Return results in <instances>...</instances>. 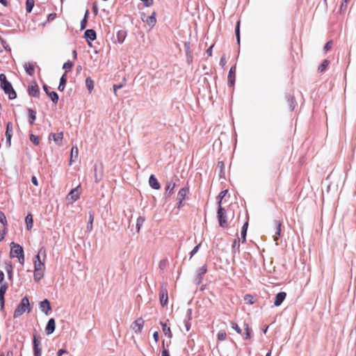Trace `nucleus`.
<instances>
[{
    "instance_id": "nucleus-1",
    "label": "nucleus",
    "mask_w": 356,
    "mask_h": 356,
    "mask_svg": "<svg viewBox=\"0 0 356 356\" xmlns=\"http://www.w3.org/2000/svg\"><path fill=\"white\" fill-rule=\"evenodd\" d=\"M40 253L41 250L39 251L36 256V260L34 261V278L37 281L43 277L45 270L44 262L41 260Z\"/></svg>"
},
{
    "instance_id": "nucleus-2",
    "label": "nucleus",
    "mask_w": 356,
    "mask_h": 356,
    "mask_svg": "<svg viewBox=\"0 0 356 356\" xmlns=\"http://www.w3.org/2000/svg\"><path fill=\"white\" fill-rule=\"evenodd\" d=\"M31 308L29 300L28 299L27 297H24L22 299L19 304L16 307L13 314V317L15 318H17L26 312L29 313L31 312Z\"/></svg>"
},
{
    "instance_id": "nucleus-3",
    "label": "nucleus",
    "mask_w": 356,
    "mask_h": 356,
    "mask_svg": "<svg viewBox=\"0 0 356 356\" xmlns=\"http://www.w3.org/2000/svg\"><path fill=\"white\" fill-rule=\"evenodd\" d=\"M10 255L11 257H17L21 264H24V250L19 244L11 243Z\"/></svg>"
},
{
    "instance_id": "nucleus-4",
    "label": "nucleus",
    "mask_w": 356,
    "mask_h": 356,
    "mask_svg": "<svg viewBox=\"0 0 356 356\" xmlns=\"http://www.w3.org/2000/svg\"><path fill=\"white\" fill-rule=\"evenodd\" d=\"M1 86L3 88V90H4V92L8 95V97L10 99H13L16 97V96H17L16 92L14 90V89L13 88L12 85L10 84V82L8 83L3 84Z\"/></svg>"
},
{
    "instance_id": "nucleus-5",
    "label": "nucleus",
    "mask_w": 356,
    "mask_h": 356,
    "mask_svg": "<svg viewBox=\"0 0 356 356\" xmlns=\"http://www.w3.org/2000/svg\"><path fill=\"white\" fill-rule=\"evenodd\" d=\"M143 325L144 321L142 318H138L131 325V329L134 332L139 333L142 331Z\"/></svg>"
},
{
    "instance_id": "nucleus-6",
    "label": "nucleus",
    "mask_w": 356,
    "mask_h": 356,
    "mask_svg": "<svg viewBox=\"0 0 356 356\" xmlns=\"http://www.w3.org/2000/svg\"><path fill=\"white\" fill-rule=\"evenodd\" d=\"M29 94L33 97H38L40 92L38 85L35 82H31L28 87Z\"/></svg>"
},
{
    "instance_id": "nucleus-7",
    "label": "nucleus",
    "mask_w": 356,
    "mask_h": 356,
    "mask_svg": "<svg viewBox=\"0 0 356 356\" xmlns=\"http://www.w3.org/2000/svg\"><path fill=\"white\" fill-rule=\"evenodd\" d=\"M50 139H53L54 142L58 145H61L63 139V132H58L56 134H52L49 136Z\"/></svg>"
},
{
    "instance_id": "nucleus-8",
    "label": "nucleus",
    "mask_w": 356,
    "mask_h": 356,
    "mask_svg": "<svg viewBox=\"0 0 356 356\" xmlns=\"http://www.w3.org/2000/svg\"><path fill=\"white\" fill-rule=\"evenodd\" d=\"M7 289H8V285L6 283L1 284L0 286V307H1V309H3L4 307V303H5L4 295L7 291Z\"/></svg>"
},
{
    "instance_id": "nucleus-9",
    "label": "nucleus",
    "mask_w": 356,
    "mask_h": 356,
    "mask_svg": "<svg viewBox=\"0 0 356 356\" xmlns=\"http://www.w3.org/2000/svg\"><path fill=\"white\" fill-rule=\"evenodd\" d=\"M40 308L42 312L47 315L51 309L49 301L47 299L42 301L40 303Z\"/></svg>"
},
{
    "instance_id": "nucleus-10",
    "label": "nucleus",
    "mask_w": 356,
    "mask_h": 356,
    "mask_svg": "<svg viewBox=\"0 0 356 356\" xmlns=\"http://www.w3.org/2000/svg\"><path fill=\"white\" fill-rule=\"evenodd\" d=\"M218 216L219 219L220 225L221 227H226L227 222L225 220V212L222 207H220L218 211Z\"/></svg>"
},
{
    "instance_id": "nucleus-11",
    "label": "nucleus",
    "mask_w": 356,
    "mask_h": 356,
    "mask_svg": "<svg viewBox=\"0 0 356 356\" xmlns=\"http://www.w3.org/2000/svg\"><path fill=\"white\" fill-rule=\"evenodd\" d=\"M56 327V323L54 318H50L47 323L46 326V331L48 334H50L54 332Z\"/></svg>"
},
{
    "instance_id": "nucleus-12",
    "label": "nucleus",
    "mask_w": 356,
    "mask_h": 356,
    "mask_svg": "<svg viewBox=\"0 0 356 356\" xmlns=\"http://www.w3.org/2000/svg\"><path fill=\"white\" fill-rule=\"evenodd\" d=\"M286 298V293L280 292L277 294L274 304L275 306H280Z\"/></svg>"
},
{
    "instance_id": "nucleus-13",
    "label": "nucleus",
    "mask_w": 356,
    "mask_h": 356,
    "mask_svg": "<svg viewBox=\"0 0 356 356\" xmlns=\"http://www.w3.org/2000/svg\"><path fill=\"white\" fill-rule=\"evenodd\" d=\"M96 33L92 29L86 30L85 32V38L88 41H93L96 39Z\"/></svg>"
},
{
    "instance_id": "nucleus-14",
    "label": "nucleus",
    "mask_w": 356,
    "mask_h": 356,
    "mask_svg": "<svg viewBox=\"0 0 356 356\" xmlns=\"http://www.w3.org/2000/svg\"><path fill=\"white\" fill-rule=\"evenodd\" d=\"M149 184L150 186L155 190H159L160 188V184L154 175H151L149 177Z\"/></svg>"
},
{
    "instance_id": "nucleus-15",
    "label": "nucleus",
    "mask_w": 356,
    "mask_h": 356,
    "mask_svg": "<svg viewBox=\"0 0 356 356\" xmlns=\"http://www.w3.org/2000/svg\"><path fill=\"white\" fill-rule=\"evenodd\" d=\"M79 195H80V193H79V187H77L76 188L72 189L70 191V193H69V197L72 200L76 201L79 199Z\"/></svg>"
},
{
    "instance_id": "nucleus-16",
    "label": "nucleus",
    "mask_w": 356,
    "mask_h": 356,
    "mask_svg": "<svg viewBox=\"0 0 356 356\" xmlns=\"http://www.w3.org/2000/svg\"><path fill=\"white\" fill-rule=\"evenodd\" d=\"M145 22L147 23V24L149 26H153L156 24V19L155 17V13H153L149 17H148L146 19H143Z\"/></svg>"
},
{
    "instance_id": "nucleus-17",
    "label": "nucleus",
    "mask_w": 356,
    "mask_h": 356,
    "mask_svg": "<svg viewBox=\"0 0 356 356\" xmlns=\"http://www.w3.org/2000/svg\"><path fill=\"white\" fill-rule=\"evenodd\" d=\"M168 297L167 291H163L161 292V293L160 294V302H161V306H163V307L165 306L168 303Z\"/></svg>"
},
{
    "instance_id": "nucleus-18",
    "label": "nucleus",
    "mask_w": 356,
    "mask_h": 356,
    "mask_svg": "<svg viewBox=\"0 0 356 356\" xmlns=\"http://www.w3.org/2000/svg\"><path fill=\"white\" fill-rule=\"evenodd\" d=\"M25 222L27 229L30 230L33 225V219L31 214H28L25 218Z\"/></svg>"
},
{
    "instance_id": "nucleus-19",
    "label": "nucleus",
    "mask_w": 356,
    "mask_h": 356,
    "mask_svg": "<svg viewBox=\"0 0 356 356\" xmlns=\"http://www.w3.org/2000/svg\"><path fill=\"white\" fill-rule=\"evenodd\" d=\"M66 82H67V77H66V74H64L61 76V78H60V83H59L58 87V90H59L60 91H63V90H64V89H65V88Z\"/></svg>"
},
{
    "instance_id": "nucleus-20",
    "label": "nucleus",
    "mask_w": 356,
    "mask_h": 356,
    "mask_svg": "<svg viewBox=\"0 0 356 356\" xmlns=\"http://www.w3.org/2000/svg\"><path fill=\"white\" fill-rule=\"evenodd\" d=\"M161 326H162V328H163V332L164 333V334L168 337V338H171L172 337V332H171V330L170 328V327L167 326L166 324L165 323H161Z\"/></svg>"
},
{
    "instance_id": "nucleus-21",
    "label": "nucleus",
    "mask_w": 356,
    "mask_h": 356,
    "mask_svg": "<svg viewBox=\"0 0 356 356\" xmlns=\"http://www.w3.org/2000/svg\"><path fill=\"white\" fill-rule=\"evenodd\" d=\"M24 70H25L26 72L29 75H33L35 72L33 65L30 63H27V64L24 65Z\"/></svg>"
},
{
    "instance_id": "nucleus-22",
    "label": "nucleus",
    "mask_w": 356,
    "mask_h": 356,
    "mask_svg": "<svg viewBox=\"0 0 356 356\" xmlns=\"http://www.w3.org/2000/svg\"><path fill=\"white\" fill-rule=\"evenodd\" d=\"M47 95L49 97L54 103H57L58 100V95L56 92L47 91Z\"/></svg>"
},
{
    "instance_id": "nucleus-23",
    "label": "nucleus",
    "mask_w": 356,
    "mask_h": 356,
    "mask_svg": "<svg viewBox=\"0 0 356 356\" xmlns=\"http://www.w3.org/2000/svg\"><path fill=\"white\" fill-rule=\"evenodd\" d=\"M86 86L89 90L90 92H92V90L94 88V82L90 78H87L86 80Z\"/></svg>"
},
{
    "instance_id": "nucleus-24",
    "label": "nucleus",
    "mask_w": 356,
    "mask_h": 356,
    "mask_svg": "<svg viewBox=\"0 0 356 356\" xmlns=\"http://www.w3.org/2000/svg\"><path fill=\"white\" fill-rule=\"evenodd\" d=\"M227 337V334L225 330H220L217 334V339L219 341H225Z\"/></svg>"
},
{
    "instance_id": "nucleus-25",
    "label": "nucleus",
    "mask_w": 356,
    "mask_h": 356,
    "mask_svg": "<svg viewBox=\"0 0 356 356\" xmlns=\"http://www.w3.org/2000/svg\"><path fill=\"white\" fill-rule=\"evenodd\" d=\"M34 3H35L34 0H26V6L27 12H29V13L31 12V10L34 6Z\"/></svg>"
},
{
    "instance_id": "nucleus-26",
    "label": "nucleus",
    "mask_w": 356,
    "mask_h": 356,
    "mask_svg": "<svg viewBox=\"0 0 356 356\" xmlns=\"http://www.w3.org/2000/svg\"><path fill=\"white\" fill-rule=\"evenodd\" d=\"M11 130H12V124L10 122H8L7 124L6 136L9 141L10 140V138H11V134H10Z\"/></svg>"
},
{
    "instance_id": "nucleus-27",
    "label": "nucleus",
    "mask_w": 356,
    "mask_h": 356,
    "mask_svg": "<svg viewBox=\"0 0 356 356\" xmlns=\"http://www.w3.org/2000/svg\"><path fill=\"white\" fill-rule=\"evenodd\" d=\"M73 64L70 61H67L63 64V68L65 70V72H69L72 68Z\"/></svg>"
},
{
    "instance_id": "nucleus-28",
    "label": "nucleus",
    "mask_w": 356,
    "mask_h": 356,
    "mask_svg": "<svg viewBox=\"0 0 356 356\" xmlns=\"http://www.w3.org/2000/svg\"><path fill=\"white\" fill-rule=\"evenodd\" d=\"M34 350L35 356H40L41 349L38 347V343L35 339L34 340Z\"/></svg>"
},
{
    "instance_id": "nucleus-29",
    "label": "nucleus",
    "mask_w": 356,
    "mask_h": 356,
    "mask_svg": "<svg viewBox=\"0 0 356 356\" xmlns=\"http://www.w3.org/2000/svg\"><path fill=\"white\" fill-rule=\"evenodd\" d=\"M30 140H31V141L33 144H35V145H38V144H39V143H40V138H39V137H38V136H35V135H33V134H31V135L30 136Z\"/></svg>"
},
{
    "instance_id": "nucleus-30",
    "label": "nucleus",
    "mask_w": 356,
    "mask_h": 356,
    "mask_svg": "<svg viewBox=\"0 0 356 356\" xmlns=\"http://www.w3.org/2000/svg\"><path fill=\"white\" fill-rule=\"evenodd\" d=\"M245 339H250L251 338V330L250 329L248 325H245Z\"/></svg>"
},
{
    "instance_id": "nucleus-31",
    "label": "nucleus",
    "mask_w": 356,
    "mask_h": 356,
    "mask_svg": "<svg viewBox=\"0 0 356 356\" xmlns=\"http://www.w3.org/2000/svg\"><path fill=\"white\" fill-rule=\"evenodd\" d=\"M29 118L31 119V121H30L31 124H33L35 120V112L33 111H32V110H29Z\"/></svg>"
},
{
    "instance_id": "nucleus-32",
    "label": "nucleus",
    "mask_w": 356,
    "mask_h": 356,
    "mask_svg": "<svg viewBox=\"0 0 356 356\" xmlns=\"http://www.w3.org/2000/svg\"><path fill=\"white\" fill-rule=\"evenodd\" d=\"M88 11L87 10L85 14L84 19L81 22V29H84L86 27L87 24V15H88Z\"/></svg>"
},
{
    "instance_id": "nucleus-33",
    "label": "nucleus",
    "mask_w": 356,
    "mask_h": 356,
    "mask_svg": "<svg viewBox=\"0 0 356 356\" xmlns=\"http://www.w3.org/2000/svg\"><path fill=\"white\" fill-rule=\"evenodd\" d=\"M0 222L6 225L7 224L6 217L3 212L0 211Z\"/></svg>"
},
{
    "instance_id": "nucleus-34",
    "label": "nucleus",
    "mask_w": 356,
    "mask_h": 356,
    "mask_svg": "<svg viewBox=\"0 0 356 356\" xmlns=\"http://www.w3.org/2000/svg\"><path fill=\"white\" fill-rule=\"evenodd\" d=\"M235 72H236V67H232L230 69V70H229V79L231 80L232 83L233 82L232 77L234 76Z\"/></svg>"
},
{
    "instance_id": "nucleus-35",
    "label": "nucleus",
    "mask_w": 356,
    "mask_h": 356,
    "mask_svg": "<svg viewBox=\"0 0 356 356\" xmlns=\"http://www.w3.org/2000/svg\"><path fill=\"white\" fill-rule=\"evenodd\" d=\"M0 81H1V86L9 83L6 79V75L3 74H0Z\"/></svg>"
},
{
    "instance_id": "nucleus-36",
    "label": "nucleus",
    "mask_w": 356,
    "mask_h": 356,
    "mask_svg": "<svg viewBox=\"0 0 356 356\" xmlns=\"http://www.w3.org/2000/svg\"><path fill=\"white\" fill-rule=\"evenodd\" d=\"M6 270H7L9 279L11 280L12 279V276H13V267H12V266L11 265H8V266L6 268Z\"/></svg>"
},
{
    "instance_id": "nucleus-37",
    "label": "nucleus",
    "mask_w": 356,
    "mask_h": 356,
    "mask_svg": "<svg viewBox=\"0 0 356 356\" xmlns=\"http://www.w3.org/2000/svg\"><path fill=\"white\" fill-rule=\"evenodd\" d=\"M118 42L119 43H122L123 42L124 40V34L123 32H118Z\"/></svg>"
},
{
    "instance_id": "nucleus-38",
    "label": "nucleus",
    "mask_w": 356,
    "mask_h": 356,
    "mask_svg": "<svg viewBox=\"0 0 356 356\" xmlns=\"http://www.w3.org/2000/svg\"><path fill=\"white\" fill-rule=\"evenodd\" d=\"M146 7H149L153 3V0H141Z\"/></svg>"
},
{
    "instance_id": "nucleus-39",
    "label": "nucleus",
    "mask_w": 356,
    "mask_h": 356,
    "mask_svg": "<svg viewBox=\"0 0 356 356\" xmlns=\"http://www.w3.org/2000/svg\"><path fill=\"white\" fill-rule=\"evenodd\" d=\"M78 152V148L76 147H73L71 149V156L72 157L74 155H75V156H77Z\"/></svg>"
},
{
    "instance_id": "nucleus-40",
    "label": "nucleus",
    "mask_w": 356,
    "mask_h": 356,
    "mask_svg": "<svg viewBox=\"0 0 356 356\" xmlns=\"http://www.w3.org/2000/svg\"><path fill=\"white\" fill-rule=\"evenodd\" d=\"M239 26H240V22H237L236 28V34L237 36L238 41L240 40V35H239Z\"/></svg>"
},
{
    "instance_id": "nucleus-41",
    "label": "nucleus",
    "mask_w": 356,
    "mask_h": 356,
    "mask_svg": "<svg viewBox=\"0 0 356 356\" xmlns=\"http://www.w3.org/2000/svg\"><path fill=\"white\" fill-rule=\"evenodd\" d=\"M56 17V13H51L48 15L47 19H48V21H52V20L55 19Z\"/></svg>"
},
{
    "instance_id": "nucleus-42",
    "label": "nucleus",
    "mask_w": 356,
    "mask_h": 356,
    "mask_svg": "<svg viewBox=\"0 0 356 356\" xmlns=\"http://www.w3.org/2000/svg\"><path fill=\"white\" fill-rule=\"evenodd\" d=\"M31 181H32V183H33V184L34 186H38V179H37V178H36L35 176L32 177V178H31Z\"/></svg>"
},
{
    "instance_id": "nucleus-43",
    "label": "nucleus",
    "mask_w": 356,
    "mask_h": 356,
    "mask_svg": "<svg viewBox=\"0 0 356 356\" xmlns=\"http://www.w3.org/2000/svg\"><path fill=\"white\" fill-rule=\"evenodd\" d=\"M153 338H154V341H155L156 343V342H158L159 339L158 332H154V334H153Z\"/></svg>"
},
{
    "instance_id": "nucleus-44",
    "label": "nucleus",
    "mask_w": 356,
    "mask_h": 356,
    "mask_svg": "<svg viewBox=\"0 0 356 356\" xmlns=\"http://www.w3.org/2000/svg\"><path fill=\"white\" fill-rule=\"evenodd\" d=\"M232 327L233 329H234L238 333H241V329L239 328V327L238 326L237 324H234L232 325Z\"/></svg>"
},
{
    "instance_id": "nucleus-45",
    "label": "nucleus",
    "mask_w": 356,
    "mask_h": 356,
    "mask_svg": "<svg viewBox=\"0 0 356 356\" xmlns=\"http://www.w3.org/2000/svg\"><path fill=\"white\" fill-rule=\"evenodd\" d=\"M6 235V232L4 231H0V241H1Z\"/></svg>"
},
{
    "instance_id": "nucleus-46",
    "label": "nucleus",
    "mask_w": 356,
    "mask_h": 356,
    "mask_svg": "<svg viewBox=\"0 0 356 356\" xmlns=\"http://www.w3.org/2000/svg\"><path fill=\"white\" fill-rule=\"evenodd\" d=\"M3 280H4V274L1 270H0V284L3 282Z\"/></svg>"
},
{
    "instance_id": "nucleus-47",
    "label": "nucleus",
    "mask_w": 356,
    "mask_h": 356,
    "mask_svg": "<svg viewBox=\"0 0 356 356\" xmlns=\"http://www.w3.org/2000/svg\"><path fill=\"white\" fill-rule=\"evenodd\" d=\"M65 353V350L63 349H60L58 352V356H61L63 353Z\"/></svg>"
},
{
    "instance_id": "nucleus-48",
    "label": "nucleus",
    "mask_w": 356,
    "mask_h": 356,
    "mask_svg": "<svg viewBox=\"0 0 356 356\" xmlns=\"http://www.w3.org/2000/svg\"><path fill=\"white\" fill-rule=\"evenodd\" d=\"M246 233H247L246 230L242 229L241 234H242V237L243 238V240H245Z\"/></svg>"
},
{
    "instance_id": "nucleus-49",
    "label": "nucleus",
    "mask_w": 356,
    "mask_h": 356,
    "mask_svg": "<svg viewBox=\"0 0 356 356\" xmlns=\"http://www.w3.org/2000/svg\"><path fill=\"white\" fill-rule=\"evenodd\" d=\"M162 356H170V355L166 350H163L162 351Z\"/></svg>"
},
{
    "instance_id": "nucleus-50",
    "label": "nucleus",
    "mask_w": 356,
    "mask_h": 356,
    "mask_svg": "<svg viewBox=\"0 0 356 356\" xmlns=\"http://www.w3.org/2000/svg\"><path fill=\"white\" fill-rule=\"evenodd\" d=\"M0 3L4 6H7L8 5V1L6 0H0Z\"/></svg>"
},
{
    "instance_id": "nucleus-51",
    "label": "nucleus",
    "mask_w": 356,
    "mask_h": 356,
    "mask_svg": "<svg viewBox=\"0 0 356 356\" xmlns=\"http://www.w3.org/2000/svg\"><path fill=\"white\" fill-rule=\"evenodd\" d=\"M328 65V63L327 61L323 62L322 64V70L325 69Z\"/></svg>"
},
{
    "instance_id": "nucleus-52",
    "label": "nucleus",
    "mask_w": 356,
    "mask_h": 356,
    "mask_svg": "<svg viewBox=\"0 0 356 356\" xmlns=\"http://www.w3.org/2000/svg\"><path fill=\"white\" fill-rule=\"evenodd\" d=\"M248 222H245L244 225H243V230H246L248 229Z\"/></svg>"
},
{
    "instance_id": "nucleus-53",
    "label": "nucleus",
    "mask_w": 356,
    "mask_h": 356,
    "mask_svg": "<svg viewBox=\"0 0 356 356\" xmlns=\"http://www.w3.org/2000/svg\"><path fill=\"white\" fill-rule=\"evenodd\" d=\"M226 193H227V191H222L220 193L221 197H223L226 195Z\"/></svg>"
},
{
    "instance_id": "nucleus-54",
    "label": "nucleus",
    "mask_w": 356,
    "mask_h": 356,
    "mask_svg": "<svg viewBox=\"0 0 356 356\" xmlns=\"http://www.w3.org/2000/svg\"><path fill=\"white\" fill-rule=\"evenodd\" d=\"M211 48L212 47H211L208 50H207V53L209 56L211 55V53H212V51H211Z\"/></svg>"
},
{
    "instance_id": "nucleus-55",
    "label": "nucleus",
    "mask_w": 356,
    "mask_h": 356,
    "mask_svg": "<svg viewBox=\"0 0 356 356\" xmlns=\"http://www.w3.org/2000/svg\"><path fill=\"white\" fill-rule=\"evenodd\" d=\"M198 248H199V246H198V245H197V246L193 249V253L196 252L197 251Z\"/></svg>"
},
{
    "instance_id": "nucleus-56",
    "label": "nucleus",
    "mask_w": 356,
    "mask_h": 356,
    "mask_svg": "<svg viewBox=\"0 0 356 356\" xmlns=\"http://www.w3.org/2000/svg\"><path fill=\"white\" fill-rule=\"evenodd\" d=\"M43 89H44V90L45 91L46 93H47V91H49L48 88H47V86H43Z\"/></svg>"
},
{
    "instance_id": "nucleus-57",
    "label": "nucleus",
    "mask_w": 356,
    "mask_h": 356,
    "mask_svg": "<svg viewBox=\"0 0 356 356\" xmlns=\"http://www.w3.org/2000/svg\"><path fill=\"white\" fill-rule=\"evenodd\" d=\"M270 355H271V352H270V351H269V352L266 355V356H270Z\"/></svg>"
},
{
    "instance_id": "nucleus-58",
    "label": "nucleus",
    "mask_w": 356,
    "mask_h": 356,
    "mask_svg": "<svg viewBox=\"0 0 356 356\" xmlns=\"http://www.w3.org/2000/svg\"><path fill=\"white\" fill-rule=\"evenodd\" d=\"M267 330H268V327L264 330V333H266Z\"/></svg>"
},
{
    "instance_id": "nucleus-59",
    "label": "nucleus",
    "mask_w": 356,
    "mask_h": 356,
    "mask_svg": "<svg viewBox=\"0 0 356 356\" xmlns=\"http://www.w3.org/2000/svg\"><path fill=\"white\" fill-rule=\"evenodd\" d=\"M0 356H4V354L2 353V354L0 355Z\"/></svg>"
},
{
    "instance_id": "nucleus-60",
    "label": "nucleus",
    "mask_w": 356,
    "mask_h": 356,
    "mask_svg": "<svg viewBox=\"0 0 356 356\" xmlns=\"http://www.w3.org/2000/svg\"><path fill=\"white\" fill-rule=\"evenodd\" d=\"M61 1H63V0H61Z\"/></svg>"
}]
</instances>
